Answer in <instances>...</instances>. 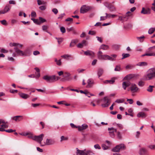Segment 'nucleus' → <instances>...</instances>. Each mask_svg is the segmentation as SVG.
I'll return each instance as SVG.
<instances>
[{"mask_svg": "<svg viewBox=\"0 0 155 155\" xmlns=\"http://www.w3.org/2000/svg\"><path fill=\"white\" fill-rule=\"evenodd\" d=\"M108 130L110 131L109 132V133L110 136L112 138L114 137V132H115L116 133V136L117 139L121 140L122 139V137L121 133L119 131H117V129L114 128V127H111L108 128Z\"/></svg>", "mask_w": 155, "mask_h": 155, "instance_id": "1", "label": "nucleus"}, {"mask_svg": "<svg viewBox=\"0 0 155 155\" xmlns=\"http://www.w3.org/2000/svg\"><path fill=\"white\" fill-rule=\"evenodd\" d=\"M42 78L47 82L51 83L58 80L60 78L59 77L56 76L55 75L50 76L45 75Z\"/></svg>", "mask_w": 155, "mask_h": 155, "instance_id": "2", "label": "nucleus"}, {"mask_svg": "<svg viewBox=\"0 0 155 155\" xmlns=\"http://www.w3.org/2000/svg\"><path fill=\"white\" fill-rule=\"evenodd\" d=\"M155 78L154 72L152 68L149 69L146 74L143 77V79L145 80H150Z\"/></svg>", "mask_w": 155, "mask_h": 155, "instance_id": "3", "label": "nucleus"}, {"mask_svg": "<svg viewBox=\"0 0 155 155\" xmlns=\"http://www.w3.org/2000/svg\"><path fill=\"white\" fill-rule=\"evenodd\" d=\"M44 136V135L43 134H41L38 136H35L33 138V140L37 141L40 144V146L42 147V144L43 145V142H41V141L43 139Z\"/></svg>", "mask_w": 155, "mask_h": 155, "instance_id": "4", "label": "nucleus"}, {"mask_svg": "<svg viewBox=\"0 0 155 155\" xmlns=\"http://www.w3.org/2000/svg\"><path fill=\"white\" fill-rule=\"evenodd\" d=\"M125 148V146L123 143H121L117 145L112 150V151L114 152H118L120 150H124Z\"/></svg>", "mask_w": 155, "mask_h": 155, "instance_id": "5", "label": "nucleus"}, {"mask_svg": "<svg viewBox=\"0 0 155 155\" xmlns=\"http://www.w3.org/2000/svg\"><path fill=\"white\" fill-rule=\"evenodd\" d=\"M77 155H88L90 154L92 152L90 150L86 151L85 150H80L77 148Z\"/></svg>", "mask_w": 155, "mask_h": 155, "instance_id": "6", "label": "nucleus"}, {"mask_svg": "<svg viewBox=\"0 0 155 155\" xmlns=\"http://www.w3.org/2000/svg\"><path fill=\"white\" fill-rule=\"evenodd\" d=\"M55 142L54 140L51 138H47L46 141L43 142V145L42 144V147L45 145H54L55 143Z\"/></svg>", "mask_w": 155, "mask_h": 155, "instance_id": "7", "label": "nucleus"}, {"mask_svg": "<svg viewBox=\"0 0 155 155\" xmlns=\"http://www.w3.org/2000/svg\"><path fill=\"white\" fill-rule=\"evenodd\" d=\"M91 7L89 6L84 5L82 6L80 9V12L81 13L84 14L87 12L91 9Z\"/></svg>", "mask_w": 155, "mask_h": 155, "instance_id": "8", "label": "nucleus"}, {"mask_svg": "<svg viewBox=\"0 0 155 155\" xmlns=\"http://www.w3.org/2000/svg\"><path fill=\"white\" fill-rule=\"evenodd\" d=\"M103 103L101 106L104 107H107L110 104V100L107 97H105L103 100Z\"/></svg>", "mask_w": 155, "mask_h": 155, "instance_id": "9", "label": "nucleus"}, {"mask_svg": "<svg viewBox=\"0 0 155 155\" xmlns=\"http://www.w3.org/2000/svg\"><path fill=\"white\" fill-rule=\"evenodd\" d=\"M105 5L111 12L115 11L116 10V8L112 4L108 3H106Z\"/></svg>", "mask_w": 155, "mask_h": 155, "instance_id": "10", "label": "nucleus"}, {"mask_svg": "<svg viewBox=\"0 0 155 155\" xmlns=\"http://www.w3.org/2000/svg\"><path fill=\"white\" fill-rule=\"evenodd\" d=\"M130 89L132 93H136L138 91L139 89L136 86L135 84H132Z\"/></svg>", "mask_w": 155, "mask_h": 155, "instance_id": "11", "label": "nucleus"}, {"mask_svg": "<svg viewBox=\"0 0 155 155\" xmlns=\"http://www.w3.org/2000/svg\"><path fill=\"white\" fill-rule=\"evenodd\" d=\"M101 58L100 59V60H109L111 61H115V59L114 58H113L107 55H103V56H101Z\"/></svg>", "mask_w": 155, "mask_h": 155, "instance_id": "12", "label": "nucleus"}, {"mask_svg": "<svg viewBox=\"0 0 155 155\" xmlns=\"http://www.w3.org/2000/svg\"><path fill=\"white\" fill-rule=\"evenodd\" d=\"M71 75L70 73L67 72H65L64 73L63 77L64 78L61 79V80L62 81H69L71 78L69 77Z\"/></svg>", "mask_w": 155, "mask_h": 155, "instance_id": "13", "label": "nucleus"}, {"mask_svg": "<svg viewBox=\"0 0 155 155\" xmlns=\"http://www.w3.org/2000/svg\"><path fill=\"white\" fill-rule=\"evenodd\" d=\"M11 8V6L9 5L8 4L6 5L3 10L1 11V13L2 14H4L5 13L8 12L9 11Z\"/></svg>", "mask_w": 155, "mask_h": 155, "instance_id": "14", "label": "nucleus"}, {"mask_svg": "<svg viewBox=\"0 0 155 155\" xmlns=\"http://www.w3.org/2000/svg\"><path fill=\"white\" fill-rule=\"evenodd\" d=\"M12 120L16 122H19L23 119V117L22 116H16L11 117Z\"/></svg>", "mask_w": 155, "mask_h": 155, "instance_id": "15", "label": "nucleus"}, {"mask_svg": "<svg viewBox=\"0 0 155 155\" xmlns=\"http://www.w3.org/2000/svg\"><path fill=\"white\" fill-rule=\"evenodd\" d=\"M84 53L85 55L87 56H89L91 58H93L94 57V53L91 51L87 50L84 51Z\"/></svg>", "mask_w": 155, "mask_h": 155, "instance_id": "16", "label": "nucleus"}, {"mask_svg": "<svg viewBox=\"0 0 155 155\" xmlns=\"http://www.w3.org/2000/svg\"><path fill=\"white\" fill-rule=\"evenodd\" d=\"M141 13L143 14H149L150 13V10L149 8L145 9L143 8Z\"/></svg>", "mask_w": 155, "mask_h": 155, "instance_id": "17", "label": "nucleus"}, {"mask_svg": "<svg viewBox=\"0 0 155 155\" xmlns=\"http://www.w3.org/2000/svg\"><path fill=\"white\" fill-rule=\"evenodd\" d=\"M88 126L86 124H84L81 126H78V129L79 131H81L87 129Z\"/></svg>", "mask_w": 155, "mask_h": 155, "instance_id": "18", "label": "nucleus"}, {"mask_svg": "<svg viewBox=\"0 0 155 155\" xmlns=\"http://www.w3.org/2000/svg\"><path fill=\"white\" fill-rule=\"evenodd\" d=\"M130 84V83L128 81H124L122 83V87L124 90H126V88L129 86Z\"/></svg>", "mask_w": 155, "mask_h": 155, "instance_id": "19", "label": "nucleus"}, {"mask_svg": "<svg viewBox=\"0 0 155 155\" xmlns=\"http://www.w3.org/2000/svg\"><path fill=\"white\" fill-rule=\"evenodd\" d=\"M15 51L16 53L19 55L23 56L25 55V54L23 51L19 50L17 47L14 48Z\"/></svg>", "mask_w": 155, "mask_h": 155, "instance_id": "20", "label": "nucleus"}, {"mask_svg": "<svg viewBox=\"0 0 155 155\" xmlns=\"http://www.w3.org/2000/svg\"><path fill=\"white\" fill-rule=\"evenodd\" d=\"M94 84V81L93 80L91 79H89L87 80V87L89 88L91 87H92V85Z\"/></svg>", "mask_w": 155, "mask_h": 155, "instance_id": "21", "label": "nucleus"}, {"mask_svg": "<svg viewBox=\"0 0 155 155\" xmlns=\"http://www.w3.org/2000/svg\"><path fill=\"white\" fill-rule=\"evenodd\" d=\"M20 96L22 98L26 99L29 97V95L28 94L21 93L19 94Z\"/></svg>", "mask_w": 155, "mask_h": 155, "instance_id": "22", "label": "nucleus"}, {"mask_svg": "<svg viewBox=\"0 0 155 155\" xmlns=\"http://www.w3.org/2000/svg\"><path fill=\"white\" fill-rule=\"evenodd\" d=\"M147 152V149L145 148H141L139 151V154L140 155H143L146 153Z\"/></svg>", "mask_w": 155, "mask_h": 155, "instance_id": "23", "label": "nucleus"}, {"mask_svg": "<svg viewBox=\"0 0 155 155\" xmlns=\"http://www.w3.org/2000/svg\"><path fill=\"white\" fill-rule=\"evenodd\" d=\"M146 116L145 113L142 112H139L137 114V117H138L144 118L146 117Z\"/></svg>", "mask_w": 155, "mask_h": 155, "instance_id": "24", "label": "nucleus"}, {"mask_svg": "<svg viewBox=\"0 0 155 155\" xmlns=\"http://www.w3.org/2000/svg\"><path fill=\"white\" fill-rule=\"evenodd\" d=\"M115 82V78H112L111 80H107L104 81L105 84L109 83L111 84H113Z\"/></svg>", "mask_w": 155, "mask_h": 155, "instance_id": "25", "label": "nucleus"}, {"mask_svg": "<svg viewBox=\"0 0 155 155\" xmlns=\"http://www.w3.org/2000/svg\"><path fill=\"white\" fill-rule=\"evenodd\" d=\"M104 73V70L101 68L97 70V75L98 77H101Z\"/></svg>", "mask_w": 155, "mask_h": 155, "instance_id": "26", "label": "nucleus"}, {"mask_svg": "<svg viewBox=\"0 0 155 155\" xmlns=\"http://www.w3.org/2000/svg\"><path fill=\"white\" fill-rule=\"evenodd\" d=\"M108 49L109 47L108 45L103 44L100 46L99 49H102L103 50H106Z\"/></svg>", "mask_w": 155, "mask_h": 155, "instance_id": "27", "label": "nucleus"}, {"mask_svg": "<svg viewBox=\"0 0 155 155\" xmlns=\"http://www.w3.org/2000/svg\"><path fill=\"white\" fill-rule=\"evenodd\" d=\"M78 42V39L73 40H72L71 42L70 46V47H73L74 46L76 43Z\"/></svg>", "mask_w": 155, "mask_h": 155, "instance_id": "28", "label": "nucleus"}, {"mask_svg": "<svg viewBox=\"0 0 155 155\" xmlns=\"http://www.w3.org/2000/svg\"><path fill=\"white\" fill-rule=\"evenodd\" d=\"M133 76L134 75L132 74L127 75L124 78V80H126L130 79L134 77Z\"/></svg>", "mask_w": 155, "mask_h": 155, "instance_id": "29", "label": "nucleus"}, {"mask_svg": "<svg viewBox=\"0 0 155 155\" xmlns=\"http://www.w3.org/2000/svg\"><path fill=\"white\" fill-rule=\"evenodd\" d=\"M147 65V63L145 62H139L137 65L140 66H145Z\"/></svg>", "mask_w": 155, "mask_h": 155, "instance_id": "30", "label": "nucleus"}, {"mask_svg": "<svg viewBox=\"0 0 155 155\" xmlns=\"http://www.w3.org/2000/svg\"><path fill=\"white\" fill-rule=\"evenodd\" d=\"M145 56H155V53H145V54L142 55V56L143 57Z\"/></svg>", "mask_w": 155, "mask_h": 155, "instance_id": "31", "label": "nucleus"}, {"mask_svg": "<svg viewBox=\"0 0 155 155\" xmlns=\"http://www.w3.org/2000/svg\"><path fill=\"white\" fill-rule=\"evenodd\" d=\"M105 15H107V18H113L117 16V15H115L111 14H107V13H106Z\"/></svg>", "mask_w": 155, "mask_h": 155, "instance_id": "32", "label": "nucleus"}, {"mask_svg": "<svg viewBox=\"0 0 155 155\" xmlns=\"http://www.w3.org/2000/svg\"><path fill=\"white\" fill-rule=\"evenodd\" d=\"M113 125L117 126L120 129H123L124 127L123 125L120 124H117L116 123H114L113 124Z\"/></svg>", "mask_w": 155, "mask_h": 155, "instance_id": "33", "label": "nucleus"}, {"mask_svg": "<svg viewBox=\"0 0 155 155\" xmlns=\"http://www.w3.org/2000/svg\"><path fill=\"white\" fill-rule=\"evenodd\" d=\"M154 86L150 85L147 88V90L149 92H152L153 91V88H154Z\"/></svg>", "mask_w": 155, "mask_h": 155, "instance_id": "34", "label": "nucleus"}, {"mask_svg": "<svg viewBox=\"0 0 155 155\" xmlns=\"http://www.w3.org/2000/svg\"><path fill=\"white\" fill-rule=\"evenodd\" d=\"M54 61L56 62L58 66H60L61 65L62 62L61 59L58 60L56 58H55Z\"/></svg>", "mask_w": 155, "mask_h": 155, "instance_id": "35", "label": "nucleus"}, {"mask_svg": "<svg viewBox=\"0 0 155 155\" xmlns=\"http://www.w3.org/2000/svg\"><path fill=\"white\" fill-rule=\"evenodd\" d=\"M124 27L126 29H130L132 27V25L131 23H128L124 26Z\"/></svg>", "mask_w": 155, "mask_h": 155, "instance_id": "36", "label": "nucleus"}, {"mask_svg": "<svg viewBox=\"0 0 155 155\" xmlns=\"http://www.w3.org/2000/svg\"><path fill=\"white\" fill-rule=\"evenodd\" d=\"M155 30V28H150L148 31V33L150 34H151Z\"/></svg>", "mask_w": 155, "mask_h": 155, "instance_id": "37", "label": "nucleus"}, {"mask_svg": "<svg viewBox=\"0 0 155 155\" xmlns=\"http://www.w3.org/2000/svg\"><path fill=\"white\" fill-rule=\"evenodd\" d=\"M144 38V36H142L140 37H137V39L139 40L140 42H143V39Z\"/></svg>", "mask_w": 155, "mask_h": 155, "instance_id": "38", "label": "nucleus"}, {"mask_svg": "<svg viewBox=\"0 0 155 155\" xmlns=\"http://www.w3.org/2000/svg\"><path fill=\"white\" fill-rule=\"evenodd\" d=\"M31 20H32L35 24L38 25H40V23L39 22L38 19L31 18Z\"/></svg>", "mask_w": 155, "mask_h": 155, "instance_id": "39", "label": "nucleus"}, {"mask_svg": "<svg viewBox=\"0 0 155 155\" xmlns=\"http://www.w3.org/2000/svg\"><path fill=\"white\" fill-rule=\"evenodd\" d=\"M121 68L120 65H117L116 66L114 69V71H120Z\"/></svg>", "mask_w": 155, "mask_h": 155, "instance_id": "40", "label": "nucleus"}, {"mask_svg": "<svg viewBox=\"0 0 155 155\" xmlns=\"http://www.w3.org/2000/svg\"><path fill=\"white\" fill-rule=\"evenodd\" d=\"M101 147L103 150H106L109 148V147L106 145L105 144H102Z\"/></svg>", "mask_w": 155, "mask_h": 155, "instance_id": "41", "label": "nucleus"}, {"mask_svg": "<svg viewBox=\"0 0 155 155\" xmlns=\"http://www.w3.org/2000/svg\"><path fill=\"white\" fill-rule=\"evenodd\" d=\"M130 56V54H122V56H123V57L121 59H123L124 58L129 57Z\"/></svg>", "mask_w": 155, "mask_h": 155, "instance_id": "42", "label": "nucleus"}, {"mask_svg": "<svg viewBox=\"0 0 155 155\" xmlns=\"http://www.w3.org/2000/svg\"><path fill=\"white\" fill-rule=\"evenodd\" d=\"M71 57V55L68 54L63 55L61 56V58H63L66 59H67L68 58H70Z\"/></svg>", "mask_w": 155, "mask_h": 155, "instance_id": "43", "label": "nucleus"}, {"mask_svg": "<svg viewBox=\"0 0 155 155\" xmlns=\"http://www.w3.org/2000/svg\"><path fill=\"white\" fill-rule=\"evenodd\" d=\"M115 102L118 103H122L124 102V100L123 99H117L116 100Z\"/></svg>", "mask_w": 155, "mask_h": 155, "instance_id": "44", "label": "nucleus"}, {"mask_svg": "<svg viewBox=\"0 0 155 155\" xmlns=\"http://www.w3.org/2000/svg\"><path fill=\"white\" fill-rule=\"evenodd\" d=\"M38 4V5H40L42 4H45L46 2L44 1H42L41 0H37Z\"/></svg>", "mask_w": 155, "mask_h": 155, "instance_id": "45", "label": "nucleus"}, {"mask_svg": "<svg viewBox=\"0 0 155 155\" xmlns=\"http://www.w3.org/2000/svg\"><path fill=\"white\" fill-rule=\"evenodd\" d=\"M68 140V138L66 137H65L64 136H62L61 137L60 141L62 142L64 140Z\"/></svg>", "mask_w": 155, "mask_h": 155, "instance_id": "46", "label": "nucleus"}, {"mask_svg": "<svg viewBox=\"0 0 155 155\" xmlns=\"http://www.w3.org/2000/svg\"><path fill=\"white\" fill-rule=\"evenodd\" d=\"M39 19L40 21H39V23H40V24L41 23H43L44 22H45L46 21V20L45 19H44L42 18L41 17H39Z\"/></svg>", "mask_w": 155, "mask_h": 155, "instance_id": "47", "label": "nucleus"}, {"mask_svg": "<svg viewBox=\"0 0 155 155\" xmlns=\"http://www.w3.org/2000/svg\"><path fill=\"white\" fill-rule=\"evenodd\" d=\"M55 38L58 40V42L59 44H60L63 41V39L62 38Z\"/></svg>", "mask_w": 155, "mask_h": 155, "instance_id": "48", "label": "nucleus"}, {"mask_svg": "<svg viewBox=\"0 0 155 155\" xmlns=\"http://www.w3.org/2000/svg\"><path fill=\"white\" fill-rule=\"evenodd\" d=\"M144 82L142 81H140L138 84L139 86L140 87H143L144 85Z\"/></svg>", "mask_w": 155, "mask_h": 155, "instance_id": "49", "label": "nucleus"}, {"mask_svg": "<svg viewBox=\"0 0 155 155\" xmlns=\"http://www.w3.org/2000/svg\"><path fill=\"white\" fill-rule=\"evenodd\" d=\"M102 54V52L101 51H98V53L97 54V57H98V58L99 59H100L101 58V56H103V55Z\"/></svg>", "mask_w": 155, "mask_h": 155, "instance_id": "50", "label": "nucleus"}, {"mask_svg": "<svg viewBox=\"0 0 155 155\" xmlns=\"http://www.w3.org/2000/svg\"><path fill=\"white\" fill-rule=\"evenodd\" d=\"M94 147L96 149L100 150L101 149V147L98 144H96L94 145Z\"/></svg>", "mask_w": 155, "mask_h": 155, "instance_id": "51", "label": "nucleus"}, {"mask_svg": "<svg viewBox=\"0 0 155 155\" xmlns=\"http://www.w3.org/2000/svg\"><path fill=\"white\" fill-rule=\"evenodd\" d=\"M67 30L68 32H70V31H73L74 32H75V31L74 30V29L73 28L71 27L70 28H67Z\"/></svg>", "mask_w": 155, "mask_h": 155, "instance_id": "52", "label": "nucleus"}, {"mask_svg": "<svg viewBox=\"0 0 155 155\" xmlns=\"http://www.w3.org/2000/svg\"><path fill=\"white\" fill-rule=\"evenodd\" d=\"M8 51L6 50L4 48H0V52L2 53H7Z\"/></svg>", "mask_w": 155, "mask_h": 155, "instance_id": "53", "label": "nucleus"}, {"mask_svg": "<svg viewBox=\"0 0 155 155\" xmlns=\"http://www.w3.org/2000/svg\"><path fill=\"white\" fill-rule=\"evenodd\" d=\"M48 28V27L47 25H44L42 26V29L44 31L47 30Z\"/></svg>", "mask_w": 155, "mask_h": 155, "instance_id": "54", "label": "nucleus"}, {"mask_svg": "<svg viewBox=\"0 0 155 155\" xmlns=\"http://www.w3.org/2000/svg\"><path fill=\"white\" fill-rule=\"evenodd\" d=\"M15 130H14L12 129H10L8 130H5V131L8 132V133H11L13 132H15Z\"/></svg>", "mask_w": 155, "mask_h": 155, "instance_id": "55", "label": "nucleus"}, {"mask_svg": "<svg viewBox=\"0 0 155 155\" xmlns=\"http://www.w3.org/2000/svg\"><path fill=\"white\" fill-rule=\"evenodd\" d=\"M107 18V15L105 16H101L100 17V20L101 21H104Z\"/></svg>", "mask_w": 155, "mask_h": 155, "instance_id": "56", "label": "nucleus"}, {"mask_svg": "<svg viewBox=\"0 0 155 155\" xmlns=\"http://www.w3.org/2000/svg\"><path fill=\"white\" fill-rule=\"evenodd\" d=\"M7 123V122H5V124H2V125H1V127L3 129L8 128V126L6 124V123Z\"/></svg>", "mask_w": 155, "mask_h": 155, "instance_id": "57", "label": "nucleus"}, {"mask_svg": "<svg viewBox=\"0 0 155 155\" xmlns=\"http://www.w3.org/2000/svg\"><path fill=\"white\" fill-rule=\"evenodd\" d=\"M148 147L151 149L155 150V145H149Z\"/></svg>", "mask_w": 155, "mask_h": 155, "instance_id": "58", "label": "nucleus"}, {"mask_svg": "<svg viewBox=\"0 0 155 155\" xmlns=\"http://www.w3.org/2000/svg\"><path fill=\"white\" fill-rule=\"evenodd\" d=\"M0 21L1 23L3 25H6L7 24V21L5 20Z\"/></svg>", "mask_w": 155, "mask_h": 155, "instance_id": "59", "label": "nucleus"}, {"mask_svg": "<svg viewBox=\"0 0 155 155\" xmlns=\"http://www.w3.org/2000/svg\"><path fill=\"white\" fill-rule=\"evenodd\" d=\"M30 134L29 132H27V133H20V134L21 135L23 136H26Z\"/></svg>", "mask_w": 155, "mask_h": 155, "instance_id": "60", "label": "nucleus"}, {"mask_svg": "<svg viewBox=\"0 0 155 155\" xmlns=\"http://www.w3.org/2000/svg\"><path fill=\"white\" fill-rule=\"evenodd\" d=\"M52 11L55 14H57L58 12L57 9L55 8H53L52 9Z\"/></svg>", "mask_w": 155, "mask_h": 155, "instance_id": "61", "label": "nucleus"}, {"mask_svg": "<svg viewBox=\"0 0 155 155\" xmlns=\"http://www.w3.org/2000/svg\"><path fill=\"white\" fill-rule=\"evenodd\" d=\"M39 8L41 10H44L46 9V7L45 6H41L39 7Z\"/></svg>", "mask_w": 155, "mask_h": 155, "instance_id": "62", "label": "nucleus"}, {"mask_svg": "<svg viewBox=\"0 0 155 155\" xmlns=\"http://www.w3.org/2000/svg\"><path fill=\"white\" fill-rule=\"evenodd\" d=\"M60 30L61 32H62V33H64L66 31L65 29V28L64 27H61Z\"/></svg>", "mask_w": 155, "mask_h": 155, "instance_id": "63", "label": "nucleus"}, {"mask_svg": "<svg viewBox=\"0 0 155 155\" xmlns=\"http://www.w3.org/2000/svg\"><path fill=\"white\" fill-rule=\"evenodd\" d=\"M81 43L82 44V45H83L84 46H86L87 45V41L84 40H83Z\"/></svg>", "mask_w": 155, "mask_h": 155, "instance_id": "64", "label": "nucleus"}]
</instances>
